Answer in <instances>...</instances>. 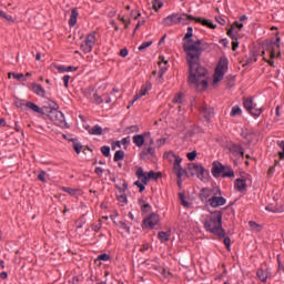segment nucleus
I'll list each match as a JSON object with an SVG mask.
<instances>
[{
	"label": "nucleus",
	"instance_id": "1",
	"mask_svg": "<svg viewBox=\"0 0 284 284\" xmlns=\"http://www.w3.org/2000/svg\"><path fill=\"white\" fill-rule=\"evenodd\" d=\"M194 29L187 27V31L183 38L185 43L183 50L186 54V63L189 65L187 83L190 85H202L203 90H207V69L201 65V54L210 48V44L202 39L194 40Z\"/></svg>",
	"mask_w": 284,
	"mask_h": 284
},
{
	"label": "nucleus",
	"instance_id": "2",
	"mask_svg": "<svg viewBox=\"0 0 284 284\" xmlns=\"http://www.w3.org/2000/svg\"><path fill=\"white\" fill-rule=\"evenodd\" d=\"M204 229L206 232H211L214 236L220 239L225 237V230L223 229V212L215 211L204 220Z\"/></svg>",
	"mask_w": 284,
	"mask_h": 284
},
{
	"label": "nucleus",
	"instance_id": "3",
	"mask_svg": "<svg viewBox=\"0 0 284 284\" xmlns=\"http://www.w3.org/2000/svg\"><path fill=\"white\" fill-rule=\"evenodd\" d=\"M262 57H264L265 53L270 57L268 60L264 57L263 61L268 63L271 68H275L274 59H278L281 57V37H276V39L272 38L271 40H264L262 42Z\"/></svg>",
	"mask_w": 284,
	"mask_h": 284
},
{
	"label": "nucleus",
	"instance_id": "4",
	"mask_svg": "<svg viewBox=\"0 0 284 284\" xmlns=\"http://www.w3.org/2000/svg\"><path fill=\"white\" fill-rule=\"evenodd\" d=\"M48 118L59 128H70L65 122V115L63 112L59 111V104L53 103L52 109L47 111Z\"/></svg>",
	"mask_w": 284,
	"mask_h": 284
},
{
	"label": "nucleus",
	"instance_id": "5",
	"mask_svg": "<svg viewBox=\"0 0 284 284\" xmlns=\"http://www.w3.org/2000/svg\"><path fill=\"white\" fill-rule=\"evenodd\" d=\"M205 174H210V172L203 168V164L189 163L186 176H197L200 181H203L205 179Z\"/></svg>",
	"mask_w": 284,
	"mask_h": 284
},
{
	"label": "nucleus",
	"instance_id": "6",
	"mask_svg": "<svg viewBox=\"0 0 284 284\" xmlns=\"http://www.w3.org/2000/svg\"><path fill=\"white\" fill-rule=\"evenodd\" d=\"M227 58H221L213 74V83H220V81H223V77H225V72H227Z\"/></svg>",
	"mask_w": 284,
	"mask_h": 284
},
{
	"label": "nucleus",
	"instance_id": "7",
	"mask_svg": "<svg viewBox=\"0 0 284 284\" xmlns=\"http://www.w3.org/2000/svg\"><path fill=\"white\" fill-rule=\"evenodd\" d=\"M97 44V32H92L87 36L84 42L81 44V50L84 52V54H89V52H92V49Z\"/></svg>",
	"mask_w": 284,
	"mask_h": 284
},
{
	"label": "nucleus",
	"instance_id": "8",
	"mask_svg": "<svg viewBox=\"0 0 284 284\" xmlns=\"http://www.w3.org/2000/svg\"><path fill=\"white\" fill-rule=\"evenodd\" d=\"M159 223H161V217L156 213H151L146 219L143 220V225L149 230H154Z\"/></svg>",
	"mask_w": 284,
	"mask_h": 284
},
{
	"label": "nucleus",
	"instance_id": "9",
	"mask_svg": "<svg viewBox=\"0 0 284 284\" xmlns=\"http://www.w3.org/2000/svg\"><path fill=\"white\" fill-rule=\"evenodd\" d=\"M182 162H183V159L176 158V160L173 163V172L179 179H183V174H186L187 172L183 170V166H181Z\"/></svg>",
	"mask_w": 284,
	"mask_h": 284
},
{
	"label": "nucleus",
	"instance_id": "10",
	"mask_svg": "<svg viewBox=\"0 0 284 284\" xmlns=\"http://www.w3.org/2000/svg\"><path fill=\"white\" fill-rule=\"evenodd\" d=\"M225 203H227V200H225L223 196L213 195L209 199V205L211 207H221L225 205Z\"/></svg>",
	"mask_w": 284,
	"mask_h": 284
},
{
	"label": "nucleus",
	"instance_id": "11",
	"mask_svg": "<svg viewBox=\"0 0 284 284\" xmlns=\"http://www.w3.org/2000/svg\"><path fill=\"white\" fill-rule=\"evenodd\" d=\"M225 170V165L223 163L215 161L212 164L211 174H213L214 179H219L221 174H223V171Z\"/></svg>",
	"mask_w": 284,
	"mask_h": 284
},
{
	"label": "nucleus",
	"instance_id": "12",
	"mask_svg": "<svg viewBox=\"0 0 284 284\" xmlns=\"http://www.w3.org/2000/svg\"><path fill=\"white\" fill-rule=\"evenodd\" d=\"M26 108H28L29 110H32V112H37L38 114H47L48 110H50L48 106L40 108L39 105H37L31 101L26 102Z\"/></svg>",
	"mask_w": 284,
	"mask_h": 284
},
{
	"label": "nucleus",
	"instance_id": "13",
	"mask_svg": "<svg viewBox=\"0 0 284 284\" xmlns=\"http://www.w3.org/2000/svg\"><path fill=\"white\" fill-rule=\"evenodd\" d=\"M150 90H152V83L150 81H148V82H145V84H143L141 87L140 92L134 95V99L131 102V104L134 103V101H139V99H141V97H145V94H148V92H150Z\"/></svg>",
	"mask_w": 284,
	"mask_h": 284
},
{
	"label": "nucleus",
	"instance_id": "14",
	"mask_svg": "<svg viewBox=\"0 0 284 284\" xmlns=\"http://www.w3.org/2000/svg\"><path fill=\"white\" fill-rule=\"evenodd\" d=\"M200 113L205 119V121H210L212 119V114H214V109L212 106H209L207 104H202L200 108Z\"/></svg>",
	"mask_w": 284,
	"mask_h": 284
},
{
	"label": "nucleus",
	"instance_id": "15",
	"mask_svg": "<svg viewBox=\"0 0 284 284\" xmlns=\"http://www.w3.org/2000/svg\"><path fill=\"white\" fill-rule=\"evenodd\" d=\"M150 132H144L142 134H135L133 136V143L136 145V148H143L145 145V136H150Z\"/></svg>",
	"mask_w": 284,
	"mask_h": 284
},
{
	"label": "nucleus",
	"instance_id": "16",
	"mask_svg": "<svg viewBox=\"0 0 284 284\" xmlns=\"http://www.w3.org/2000/svg\"><path fill=\"white\" fill-rule=\"evenodd\" d=\"M256 276L262 283H267V278H272V272L270 271V268H258L256 272Z\"/></svg>",
	"mask_w": 284,
	"mask_h": 284
},
{
	"label": "nucleus",
	"instance_id": "17",
	"mask_svg": "<svg viewBox=\"0 0 284 284\" xmlns=\"http://www.w3.org/2000/svg\"><path fill=\"white\" fill-rule=\"evenodd\" d=\"M85 130H88L89 134L92 136H101V134H103V128H101L99 124H95L93 128L88 125L85 126Z\"/></svg>",
	"mask_w": 284,
	"mask_h": 284
},
{
	"label": "nucleus",
	"instance_id": "18",
	"mask_svg": "<svg viewBox=\"0 0 284 284\" xmlns=\"http://www.w3.org/2000/svg\"><path fill=\"white\" fill-rule=\"evenodd\" d=\"M190 21H196V18L186 13L179 14V23H182V26H189Z\"/></svg>",
	"mask_w": 284,
	"mask_h": 284
},
{
	"label": "nucleus",
	"instance_id": "19",
	"mask_svg": "<svg viewBox=\"0 0 284 284\" xmlns=\"http://www.w3.org/2000/svg\"><path fill=\"white\" fill-rule=\"evenodd\" d=\"M230 150H231L232 154H234L235 156H239V154L242 158L245 156V149H243V145H241V144H232Z\"/></svg>",
	"mask_w": 284,
	"mask_h": 284
},
{
	"label": "nucleus",
	"instance_id": "20",
	"mask_svg": "<svg viewBox=\"0 0 284 284\" xmlns=\"http://www.w3.org/2000/svg\"><path fill=\"white\" fill-rule=\"evenodd\" d=\"M115 189L119 190L120 195H118V201L121 203V205H126L128 204V195H125V190L123 187L119 186L115 184Z\"/></svg>",
	"mask_w": 284,
	"mask_h": 284
},
{
	"label": "nucleus",
	"instance_id": "21",
	"mask_svg": "<svg viewBox=\"0 0 284 284\" xmlns=\"http://www.w3.org/2000/svg\"><path fill=\"white\" fill-rule=\"evenodd\" d=\"M164 26H176L179 23V13L166 17L163 21Z\"/></svg>",
	"mask_w": 284,
	"mask_h": 284
},
{
	"label": "nucleus",
	"instance_id": "22",
	"mask_svg": "<svg viewBox=\"0 0 284 284\" xmlns=\"http://www.w3.org/2000/svg\"><path fill=\"white\" fill-rule=\"evenodd\" d=\"M159 65H160V71H159V79H163V74H165V72H168V61H165V59L163 57L159 58Z\"/></svg>",
	"mask_w": 284,
	"mask_h": 284
},
{
	"label": "nucleus",
	"instance_id": "23",
	"mask_svg": "<svg viewBox=\"0 0 284 284\" xmlns=\"http://www.w3.org/2000/svg\"><path fill=\"white\" fill-rule=\"evenodd\" d=\"M154 154H156V150L154 149V146H149L142 150V152L140 153V158L142 160H145L148 159V155L154 156Z\"/></svg>",
	"mask_w": 284,
	"mask_h": 284
},
{
	"label": "nucleus",
	"instance_id": "24",
	"mask_svg": "<svg viewBox=\"0 0 284 284\" xmlns=\"http://www.w3.org/2000/svg\"><path fill=\"white\" fill-rule=\"evenodd\" d=\"M195 23H201L202 26H205V28H210L211 30L216 29V24L212 22V20L203 19V18H196Z\"/></svg>",
	"mask_w": 284,
	"mask_h": 284
},
{
	"label": "nucleus",
	"instance_id": "25",
	"mask_svg": "<svg viewBox=\"0 0 284 284\" xmlns=\"http://www.w3.org/2000/svg\"><path fill=\"white\" fill-rule=\"evenodd\" d=\"M222 179H234V169L230 165H224L222 171Z\"/></svg>",
	"mask_w": 284,
	"mask_h": 284
},
{
	"label": "nucleus",
	"instance_id": "26",
	"mask_svg": "<svg viewBox=\"0 0 284 284\" xmlns=\"http://www.w3.org/2000/svg\"><path fill=\"white\" fill-rule=\"evenodd\" d=\"M77 19H79V11H77V8H73L71 10V17L69 19L70 28H74V26H77Z\"/></svg>",
	"mask_w": 284,
	"mask_h": 284
},
{
	"label": "nucleus",
	"instance_id": "27",
	"mask_svg": "<svg viewBox=\"0 0 284 284\" xmlns=\"http://www.w3.org/2000/svg\"><path fill=\"white\" fill-rule=\"evenodd\" d=\"M234 187L235 190H237V192H243V190L247 187V183L243 179H236L234 183Z\"/></svg>",
	"mask_w": 284,
	"mask_h": 284
},
{
	"label": "nucleus",
	"instance_id": "28",
	"mask_svg": "<svg viewBox=\"0 0 284 284\" xmlns=\"http://www.w3.org/2000/svg\"><path fill=\"white\" fill-rule=\"evenodd\" d=\"M32 92L38 97H45V89L41 87V84L33 83L32 84Z\"/></svg>",
	"mask_w": 284,
	"mask_h": 284
},
{
	"label": "nucleus",
	"instance_id": "29",
	"mask_svg": "<svg viewBox=\"0 0 284 284\" xmlns=\"http://www.w3.org/2000/svg\"><path fill=\"white\" fill-rule=\"evenodd\" d=\"M243 106L245 108V110H247L250 112V110H252V108H254V99L253 98H244Z\"/></svg>",
	"mask_w": 284,
	"mask_h": 284
},
{
	"label": "nucleus",
	"instance_id": "30",
	"mask_svg": "<svg viewBox=\"0 0 284 284\" xmlns=\"http://www.w3.org/2000/svg\"><path fill=\"white\" fill-rule=\"evenodd\" d=\"M158 239L161 241V243H168V241H170V232H159Z\"/></svg>",
	"mask_w": 284,
	"mask_h": 284
},
{
	"label": "nucleus",
	"instance_id": "31",
	"mask_svg": "<svg viewBox=\"0 0 284 284\" xmlns=\"http://www.w3.org/2000/svg\"><path fill=\"white\" fill-rule=\"evenodd\" d=\"M125 159V151L119 150L115 152L113 161L114 163H119V161H123Z\"/></svg>",
	"mask_w": 284,
	"mask_h": 284
},
{
	"label": "nucleus",
	"instance_id": "32",
	"mask_svg": "<svg viewBox=\"0 0 284 284\" xmlns=\"http://www.w3.org/2000/svg\"><path fill=\"white\" fill-rule=\"evenodd\" d=\"M210 194L211 192L209 191V189H202L201 190V193H200V199L202 202H205V201H210Z\"/></svg>",
	"mask_w": 284,
	"mask_h": 284
},
{
	"label": "nucleus",
	"instance_id": "33",
	"mask_svg": "<svg viewBox=\"0 0 284 284\" xmlns=\"http://www.w3.org/2000/svg\"><path fill=\"white\" fill-rule=\"evenodd\" d=\"M164 159H168V161H169L170 163H172V161L175 162L176 159H181V156H179V155L174 154V152L170 151V152H165V153H164Z\"/></svg>",
	"mask_w": 284,
	"mask_h": 284
},
{
	"label": "nucleus",
	"instance_id": "34",
	"mask_svg": "<svg viewBox=\"0 0 284 284\" xmlns=\"http://www.w3.org/2000/svg\"><path fill=\"white\" fill-rule=\"evenodd\" d=\"M248 112L252 114V116H261V114H263V109L258 108V106H256V104H254L252 106V110H250Z\"/></svg>",
	"mask_w": 284,
	"mask_h": 284
},
{
	"label": "nucleus",
	"instance_id": "35",
	"mask_svg": "<svg viewBox=\"0 0 284 284\" xmlns=\"http://www.w3.org/2000/svg\"><path fill=\"white\" fill-rule=\"evenodd\" d=\"M73 143V150L77 152V154H81V151L83 150V145L79 142H77V139L71 140Z\"/></svg>",
	"mask_w": 284,
	"mask_h": 284
},
{
	"label": "nucleus",
	"instance_id": "36",
	"mask_svg": "<svg viewBox=\"0 0 284 284\" xmlns=\"http://www.w3.org/2000/svg\"><path fill=\"white\" fill-rule=\"evenodd\" d=\"M161 176H163L161 172H154V171L149 172V179H151L152 181H159Z\"/></svg>",
	"mask_w": 284,
	"mask_h": 284
},
{
	"label": "nucleus",
	"instance_id": "37",
	"mask_svg": "<svg viewBox=\"0 0 284 284\" xmlns=\"http://www.w3.org/2000/svg\"><path fill=\"white\" fill-rule=\"evenodd\" d=\"M243 114V111L239 105H235L231 110V116H241Z\"/></svg>",
	"mask_w": 284,
	"mask_h": 284
},
{
	"label": "nucleus",
	"instance_id": "38",
	"mask_svg": "<svg viewBox=\"0 0 284 284\" xmlns=\"http://www.w3.org/2000/svg\"><path fill=\"white\" fill-rule=\"evenodd\" d=\"M11 77H13V79H16L17 81H21V79H23V81H26V75H23V73L9 72L8 78L10 79Z\"/></svg>",
	"mask_w": 284,
	"mask_h": 284
},
{
	"label": "nucleus",
	"instance_id": "39",
	"mask_svg": "<svg viewBox=\"0 0 284 284\" xmlns=\"http://www.w3.org/2000/svg\"><path fill=\"white\" fill-rule=\"evenodd\" d=\"M139 125H131V126H126L124 132L126 134H134V132H139Z\"/></svg>",
	"mask_w": 284,
	"mask_h": 284
},
{
	"label": "nucleus",
	"instance_id": "40",
	"mask_svg": "<svg viewBox=\"0 0 284 284\" xmlns=\"http://www.w3.org/2000/svg\"><path fill=\"white\" fill-rule=\"evenodd\" d=\"M0 17L10 23H14V18H12V16H8L3 10H0Z\"/></svg>",
	"mask_w": 284,
	"mask_h": 284
},
{
	"label": "nucleus",
	"instance_id": "41",
	"mask_svg": "<svg viewBox=\"0 0 284 284\" xmlns=\"http://www.w3.org/2000/svg\"><path fill=\"white\" fill-rule=\"evenodd\" d=\"M172 103H183V93L179 92L172 100Z\"/></svg>",
	"mask_w": 284,
	"mask_h": 284
},
{
	"label": "nucleus",
	"instance_id": "42",
	"mask_svg": "<svg viewBox=\"0 0 284 284\" xmlns=\"http://www.w3.org/2000/svg\"><path fill=\"white\" fill-rule=\"evenodd\" d=\"M181 204L183 207H190V202L185 201V194L184 193H179Z\"/></svg>",
	"mask_w": 284,
	"mask_h": 284
},
{
	"label": "nucleus",
	"instance_id": "43",
	"mask_svg": "<svg viewBox=\"0 0 284 284\" xmlns=\"http://www.w3.org/2000/svg\"><path fill=\"white\" fill-rule=\"evenodd\" d=\"M163 8V2H160V0H153V10L155 12H159Z\"/></svg>",
	"mask_w": 284,
	"mask_h": 284
},
{
	"label": "nucleus",
	"instance_id": "44",
	"mask_svg": "<svg viewBox=\"0 0 284 284\" xmlns=\"http://www.w3.org/2000/svg\"><path fill=\"white\" fill-rule=\"evenodd\" d=\"M257 55L256 53L252 52L250 59L246 60L245 65H250V63H256Z\"/></svg>",
	"mask_w": 284,
	"mask_h": 284
},
{
	"label": "nucleus",
	"instance_id": "45",
	"mask_svg": "<svg viewBox=\"0 0 284 284\" xmlns=\"http://www.w3.org/2000/svg\"><path fill=\"white\" fill-rule=\"evenodd\" d=\"M226 34H227V37H230V39H232L233 41H236V40H237L236 36H234V26H231V29L227 30Z\"/></svg>",
	"mask_w": 284,
	"mask_h": 284
},
{
	"label": "nucleus",
	"instance_id": "46",
	"mask_svg": "<svg viewBox=\"0 0 284 284\" xmlns=\"http://www.w3.org/2000/svg\"><path fill=\"white\" fill-rule=\"evenodd\" d=\"M119 227H121V230H124L125 232H128V234H130V226H128V224L123 221L118 222Z\"/></svg>",
	"mask_w": 284,
	"mask_h": 284
},
{
	"label": "nucleus",
	"instance_id": "47",
	"mask_svg": "<svg viewBox=\"0 0 284 284\" xmlns=\"http://www.w3.org/2000/svg\"><path fill=\"white\" fill-rule=\"evenodd\" d=\"M63 192H67V194H70L71 196H75L77 195V189H72V187H62Z\"/></svg>",
	"mask_w": 284,
	"mask_h": 284
},
{
	"label": "nucleus",
	"instance_id": "48",
	"mask_svg": "<svg viewBox=\"0 0 284 284\" xmlns=\"http://www.w3.org/2000/svg\"><path fill=\"white\" fill-rule=\"evenodd\" d=\"M100 151L103 154V156H106V158L110 156V146L108 145L101 146Z\"/></svg>",
	"mask_w": 284,
	"mask_h": 284
},
{
	"label": "nucleus",
	"instance_id": "49",
	"mask_svg": "<svg viewBox=\"0 0 284 284\" xmlns=\"http://www.w3.org/2000/svg\"><path fill=\"white\" fill-rule=\"evenodd\" d=\"M277 144L282 150V152H278V156L281 160H283L284 159V141H278Z\"/></svg>",
	"mask_w": 284,
	"mask_h": 284
},
{
	"label": "nucleus",
	"instance_id": "50",
	"mask_svg": "<svg viewBox=\"0 0 284 284\" xmlns=\"http://www.w3.org/2000/svg\"><path fill=\"white\" fill-rule=\"evenodd\" d=\"M150 45H152V41L143 42V43L139 47V50H140L141 52H143V50H146V48H150Z\"/></svg>",
	"mask_w": 284,
	"mask_h": 284
},
{
	"label": "nucleus",
	"instance_id": "51",
	"mask_svg": "<svg viewBox=\"0 0 284 284\" xmlns=\"http://www.w3.org/2000/svg\"><path fill=\"white\" fill-rule=\"evenodd\" d=\"M223 243H224L226 250L230 251V246L232 245V239H230V236H226V237L224 236Z\"/></svg>",
	"mask_w": 284,
	"mask_h": 284
},
{
	"label": "nucleus",
	"instance_id": "52",
	"mask_svg": "<svg viewBox=\"0 0 284 284\" xmlns=\"http://www.w3.org/2000/svg\"><path fill=\"white\" fill-rule=\"evenodd\" d=\"M248 225H250V227H254L255 230H257V232H261V230H262V226L254 221H250Z\"/></svg>",
	"mask_w": 284,
	"mask_h": 284
},
{
	"label": "nucleus",
	"instance_id": "53",
	"mask_svg": "<svg viewBox=\"0 0 284 284\" xmlns=\"http://www.w3.org/2000/svg\"><path fill=\"white\" fill-rule=\"evenodd\" d=\"M109 258H110V254L103 253V254H100V255L98 256V258L95 260V262H97V261H108Z\"/></svg>",
	"mask_w": 284,
	"mask_h": 284
},
{
	"label": "nucleus",
	"instance_id": "54",
	"mask_svg": "<svg viewBox=\"0 0 284 284\" xmlns=\"http://www.w3.org/2000/svg\"><path fill=\"white\" fill-rule=\"evenodd\" d=\"M26 100L17 99L16 100V108H26Z\"/></svg>",
	"mask_w": 284,
	"mask_h": 284
},
{
	"label": "nucleus",
	"instance_id": "55",
	"mask_svg": "<svg viewBox=\"0 0 284 284\" xmlns=\"http://www.w3.org/2000/svg\"><path fill=\"white\" fill-rule=\"evenodd\" d=\"M152 210V205L150 204H142L141 206V211L144 212L145 214H148V212H150Z\"/></svg>",
	"mask_w": 284,
	"mask_h": 284
},
{
	"label": "nucleus",
	"instance_id": "56",
	"mask_svg": "<svg viewBox=\"0 0 284 284\" xmlns=\"http://www.w3.org/2000/svg\"><path fill=\"white\" fill-rule=\"evenodd\" d=\"M134 185H136V187H139L140 192H144L145 190V184L141 181H135Z\"/></svg>",
	"mask_w": 284,
	"mask_h": 284
},
{
	"label": "nucleus",
	"instance_id": "57",
	"mask_svg": "<svg viewBox=\"0 0 284 284\" xmlns=\"http://www.w3.org/2000/svg\"><path fill=\"white\" fill-rule=\"evenodd\" d=\"M197 156L196 151H192L190 153L186 154V158L189 159V161H194Z\"/></svg>",
	"mask_w": 284,
	"mask_h": 284
},
{
	"label": "nucleus",
	"instance_id": "58",
	"mask_svg": "<svg viewBox=\"0 0 284 284\" xmlns=\"http://www.w3.org/2000/svg\"><path fill=\"white\" fill-rule=\"evenodd\" d=\"M45 171H41L39 174H38V179L42 182V183H45Z\"/></svg>",
	"mask_w": 284,
	"mask_h": 284
},
{
	"label": "nucleus",
	"instance_id": "59",
	"mask_svg": "<svg viewBox=\"0 0 284 284\" xmlns=\"http://www.w3.org/2000/svg\"><path fill=\"white\" fill-rule=\"evenodd\" d=\"M135 174H136L138 179H141L142 176H145V172H143V168H139L136 170Z\"/></svg>",
	"mask_w": 284,
	"mask_h": 284
},
{
	"label": "nucleus",
	"instance_id": "60",
	"mask_svg": "<svg viewBox=\"0 0 284 284\" xmlns=\"http://www.w3.org/2000/svg\"><path fill=\"white\" fill-rule=\"evenodd\" d=\"M151 179L149 178V173H144V176L141 178V181L144 185H148V181H150Z\"/></svg>",
	"mask_w": 284,
	"mask_h": 284
},
{
	"label": "nucleus",
	"instance_id": "61",
	"mask_svg": "<svg viewBox=\"0 0 284 284\" xmlns=\"http://www.w3.org/2000/svg\"><path fill=\"white\" fill-rule=\"evenodd\" d=\"M131 17H133V19H139V17H141V12H139V11H135V10H132L131 11Z\"/></svg>",
	"mask_w": 284,
	"mask_h": 284
},
{
	"label": "nucleus",
	"instance_id": "62",
	"mask_svg": "<svg viewBox=\"0 0 284 284\" xmlns=\"http://www.w3.org/2000/svg\"><path fill=\"white\" fill-rule=\"evenodd\" d=\"M91 230H93V232H99V230H101V222H99L98 224H93L91 226Z\"/></svg>",
	"mask_w": 284,
	"mask_h": 284
},
{
	"label": "nucleus",
	"instance_id": "63",
	"mask_svg": "<svg viewBox=\"0 0 284 284\" xmlns=\"http://www.w3.org/2000/svg\"><path fill=\"white\" fill-rule=\"evenodd\" d=\"M54 68L59 71V72H67V67L65 65H54Z\"/></svg>",
	"mask_w": 284,
	"mask_h": 284
},
{
	"label": "nucleus",
	"instance_id": "64",
	"mask_svg": "<svg viewBox=\"0 0 284 284\" xmlns=\"http://www.w3.org/2000/svg\"><path fill=\"white\" fill-rule=\"evenodd\" d=\"M94 101L95 103H102L103 102V98L99 97V94L94 93Z\"/></svg>",
	"mask_w": 284,
	"mask_h": 284
}]
</instances>
